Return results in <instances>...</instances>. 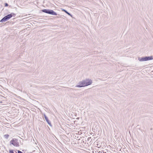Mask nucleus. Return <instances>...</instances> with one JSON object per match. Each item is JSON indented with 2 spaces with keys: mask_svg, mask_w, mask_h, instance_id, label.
Segmentation results:
<instances>
[{
  "mask_svg": "<svg viewBox=\"0 0 153 153\" xmlns=\"http://www.w3.org/2000/svg\"><path fill=\"white\" fill-rule=\"evenodd\" d=\"M13 15L14 16H15V14L13 13H12L10 14H8L3 18L0 20V22H5L11 18Z\"/></svg>",
  "mask_w": 153,
  "mask_h": 153,
  "instance_id": "f257e3e1",
  "label": "nucleus"
},
{
  "mask_svg": "<svg viewBox=\"0 0 153 153\" xmlns=\"http://www.w3.org/2000/svg\"><path fill=\"white\" fill-rule=\"evenodd\" d=\"M42 11L43 12L47 13L52 15H57V13L52 10L44 9L42 10Z\"/></svg>",
  "mask_w": 153,
  "mask_h": 153,
  "instance_id": "f03ea898",
  "label": "nucleus"
},
{
  "mask_svg": "<svg viewBox=\"0 0 153 153\" xmlns=\"http://www.w3.org/2000/svg\"><path fill=\"white\" fill-rule=\"evenodd\" d=\"M83 81L84 86H86L91 85L92 83V81L90 79H86Z\"/></svg>",
  "mask_w": 153,
  "mask_h": 153,
  "instance_id": "7ed1b4c3",
  "label": "nucleus"
},
{
  "mask_svg": "<svg viewBox=\"0 0 153 153\" xmlns=\"http://www.w3.org/2000/svg\"><path fill=\"white\" fill-rule=\"evenodd\" d=\"M10 143L14 146H19V143L18 142V140L16 139H13L10 141Z\"/></svg>",
  "mask_w": 153,
  "mask_h": 153,
  "instance_id": "20e7f679",
  "label": "nucleus"
},
{
  "mask_svg": "<svg viewBox=\"0 0 153 153\" xmlns=\"http://www.w3.org/2000/svg\"><path fill=\"white\" fill-rule=\"evenodd\" d=\"M83 83V81H82L78 83V85L75 86V87H85Z\"/></svg>",
  "mask_w": 153,
  "mask_h": 153,
  "instance_id": "39448f33",
  "label": "nucleus"
},
{
  "mask_svg": "<svg viewBox=\"0 0 153 153\" xmlns=\"http://www.w3.org/2000/svg\"><path fill=\"white\" fill-rule=\"evenodd\" d=\"M146 61H148L153 59V57L152 56H146Z\"/></svg>",
  "mask_w": 153,
  "mask_h": 153,
  "instance_id": "423d86ee",
  "label": "nucleus"
},
{
  "mask_svg": "<svg viewBox=\"0 0 153 153\" xmlns=\"http://www.w3.org/2000/svg\"><path fill=\"white\" fill-rule=\"evenodd\" d=\"M138 59L139 60V61L140 62L146 61L145 57L142 58L139 57Z\"/></svg>",
  "mask_w": 153,
  "mask_h": 153,
  "instance_id": "0eeeda50",
  "label": "nucleus"
},
{
  "mask_svg": "<svg viewBox=\"0 0 153 153\" xmlns=\"http://www.w3.org/2000/svg\"><path fill=\"white\" fill-rule=\"evenodd\" d=\"M45 119L46 121L51 126V124L50 122L49 121L47 117H45Z\"/></svg>",
  "mask_w": 153,
  "mask_h": 153,
  "instance_id": "6e6552de",
  "label": "nucleus"
},
{
  "mask_svg": "<svg viewBox=\"0 0 153 153\" xmlns=\"http://www.w3.org/2000/svg\"><path fill=\"white\" fill-rule=\"evenodd\" d=\"M62 10V11L65 12L66 13L68 14V15L70 16H72V15H71V14L70 13H69V12H68L66 10H64V9H63Z\"/></svg>",
  "mask_w": 153,
  "mask_h": 153,
  "instance_id": "1a4fd4ad",
  "label": "nucleus"
},
{
  "mask_svg": "<svg viewBox=\"0 0 153 153\" xmlns=\"http://www.w3.org/2000/svg\"><path fill=\"white\" fill-rule=\"evenodd\" d=\"M9 136V135L8 134H5L4 135V137L6 139H7Z\"/></svg>",
  "mask_w": 153,
  "mask_h": 153,
  "instance_id": "9d476101",
  "label": "nucleus"
},
{
  "mask_svg": "<svg viewBox=\"0 0 153 153\" xmlns=\"http://www.w3.org/2000/svg\"><path fill=\"white\" fill-rule=\"evenodd\" d=\"M10 153H14L13 151L12 150H10L9 151Z\"/></svg>",
  "mask_w": 153,
  "mask_h": 153,
  "instance_id": "9b49d317",
  "label": "nucleus"
},
{
  "mask_svg": "<svg viewBox=\"0 0 153 153\" xmlns=\"http://www.w3.org/2000/svg\"><path fill=\"white\" fill-rule=\"evenodd\" d=\"M18 153H23L21 151L18 150Z\"/></svg>",
  "mask_w": 153,
  "mask_h": 153,
  "instance_id": "f8f14e48",
  "label": "nucleus"
},
{
  "mask_svg": "<svg viewBox=\"0 0 153 153\" xmlns=\"http://www.w3.org/2000/svg\"><path fill=\"white\" fill-rule=\"evenodd\" d=\"M8 6V4L7 3H5V7H7V6Z\"/></svg>",
  "mask_w": 153,
  "mask_h": 153,
  "instance_id": "ddd939ff",
  "label": "nucleus"
},
{
  "mask_svg": "<svg viewBox=\"0 0 153 153\" xmlns=\"http://www.w3.org/2000/svg\"><path fill=\"white\" fill-rule=\"evenodd\" d=\"M44 116L45 118V117H47V116L45 114H44Z\"/></svg>",
  "mask_w": 153,
  "mask_h": 153,
  "instance_id": "4468645a",
  "label": "nucleus"
},
{
  "mask_svg": "<svg viewBox=\"0 0 153 153\" xmlns=\"http://www.w3.org/2000/svg\"><path fill=\"white\" fill-rule=\"evenodd\" d=\"M91 137L88 138V140H89V139H91Z\"/></svg>",
  "mask_w": 153,
  "mask_h": 153,
  "instance_id": "2eb2a0df",
  "label": "nucleus"
}]
</instances>
